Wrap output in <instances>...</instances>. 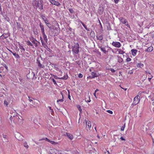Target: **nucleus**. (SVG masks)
Returning a JSON list of instances; mask_svg holds the SVG:
<instances>
[{
	"instance_id": "1",
	"label": "nucleus",
	"mask_w": 154,
	"mask_h": 154,
	"mask_svg": "<svg viewBox=\"0 0 154 154\" xmlns=\"http://www.w3.org/2000/svg\"><path fill=\"white\" fill-rule=\"evenodd\" d=\"M42 1L41 0L40 1V3L39 2L38 0H33L32 1V4L33 6L36 8H38L40 10L43 9V6L42 3Z\"/></svg>"
},
{
	"instance_id": "2",
	"label": "nucleus",
	"mask_w": 154,
	"mask_h": 154,
	"mask_svg": "<svg viewBox=\"0 0 154 154\" xmlns=\"http://www.w3.org/2000/svg\"><path fill=\"white\" fill-rule=\"evenodd\" d=\"M79 46L78 43H76L72 47V51L73 54H77L79 51Z\"/></svg>"
},
{
	"instance_id": "3",
	"label": "nucleus",
	"mask_w": 154,
	"mask_h": 154,
	"mask_svg": "<svg viewBox=\"0 0 154 154\" xmlns=\"http://www.w3.org/2000/svg\"><path fill=\"white\" fill-rule=\"evenodd\" d=\"M140 92L133 99V102L132 104V105L133 106H135L138 103H139L140 100V96H139V95L141 93H140Z\"/></svg>"
},
{
	"instance_id": "4",
	"label": "nucleus",
	"mask_w": 154,
	"mask_h": 154,
	"mask_svg": "<svg viewBox=\"0 0 154 154\" xmlns=\"http://www.w3.org/2000/svg\"><path fill=\"white\" fill-rule=\"evenodd\" d=\"M120 21L123 24H124L125 26H127L128 27L130 28V26L128 24V22L126 20L122 17H120L119 18Z\"/></svg>"
},
{
	"instance_id": "5",
	"label": "nucleus",
	"mask_w": 154,
	"mask_h": 154,
	"mask_svg": "<svg viewBox=\"0 0 154 154\" xmlns=\"http://www.w3.org/2000/svg\"><path fill=\"white\" fill-rule=\"evenodd\" d=\"M85 121L86 122V130L88 131H90V129L91 128V122L88 120H86L85 119Z\"/></svg>"
},
{
	"instance_id": "6",
	"label": "nucleus",
	"mask_w": 154,
	"mask_h": 154,
	"mask_svg": "<svg viewBox=\"0 0 154 154\" xmlns=\"http://www.w3.org/2000/svg\"><path fill=\"white\" fill-rule=\"evenodd\" d=\"M30 40L31 43L34 44L35 47H37L38 46V43H40L39 42L36 40L35 38H34L32 37L30 38Z\"/></svg>"
},
{
	"instance_id": "7",
	"label": "nucleus",
	"mask_w": 154,
	"mask_h": 154,
	"mask_svg": "<svg viewBox=\"0 0 154 154\" xmlns=\"http://www.w3.org/2000/svg\"><path fill=\"white\" fill-rule=\"evenodd\" d=\"M45 140L51 143V144L53 145H56L58 143L57 142H55L54 141H51L49 140L48 138L46 137L45 139H42L39 140V141L42 140Z\"/></svg>"
},
{
	"instance_id": "8",
	"label": "nucleus",
	"mask_w": 154,
	"mask_h": 154,
	"mask_svg": "<svg viewBox=\"0 0 154 154\" xmlns=\"http://www.w3.org/2000/svg\"><path fill=\"white\" fill-rule=\"evenodd\" d=\"M112 44L114 46L118 48H120L121 46L120 43L118 42H113Z\"/></svg>"
},
{
	"instance_id": "9",
	"label": "nucleus",
	"mask_w": 154,
	"mask_h": 154,
	"mask_svg": "<svg viewBox=\"0 0 154 154\" xmlns=\"http://www.w3.org/2000/svg\"><path fill=\"white\" fill-rule=\"evenodd\" d=\"M50 2L52 5H54L56 6H59L60 5V3L54 0H49Z\"/></svg>"
},
{
	"instance_id": "10",
	"label": "nucleus",
	"mask_w": 154,
	"mask_h": 154,
	"mask_svg": "<svg viewBox=\"0 0 154 154\" xmlns=\"http://www.w3.org/2000/svg\"><path fill=\"white\" fill-rule=\"evenodd\" d=\"M19 47L20 49V51L22 53V54H23L25 51V49L24 48L23 46L21 45L19 43Z\"/></svg>"
},
{
	"instance_id": "11",
	"label": "nucleus",
	"mask_w": 154,
	"mask_h": 154,
	"mask_svg": "<svg viewBox=\"0 0 154 154\" xmlns=\"http://www.w3.org/2000/svg\"><path fill=\"white\" fill-rule=\"evenodd\" d=\"M91 75L92 77H91V79H94L95 77H97L98 76L97 74L94 72H92L91 73Z\"/></svg>"
},
{
	"instance_id": "12",
	"label": "nucleus",
	"mask_w": 154,
	"mask_h": 154,
	"mask_svg": "<svg viewBox=\"0 0 154 154\" xmlns=\"http://www.w3.org/2000/svg\"><path fill=\"white\" fill-rule=\"evenodd\" d=\"M19 116V115L17 114V113H15L14 115L13 116V117L14 119L19 121V119H20Z\"/></svg>"
},
{
	"instance_id": "13",
	"label": "nucleus",
	"mask_w": 154,
	"mask_h": 154,
	"mask_svg": "<svg viewBox=\"0 0 154 154\" xmlns=\"http://www.w3.org/2000/svg\"><path fill=\"white\" fill-rule=\"evenodd\" d=\"M131 51L132 55L134 56H135L137 54V50L136 49H132L131 50Z\"/></svg>"
},
{
	"instance_id": "14",
	"label": "nucleus",
	"mask_w": 154,
	"mask_h": 154,
	"mask_svg": "<svg viewBox=\"0 0 154 154\" xmlns=\"http://www.w3.org/2000/svg\"><path fill=\"white\" fill-rule=\"evenodd\" d=\"M116 50L117 51H118V54H122L125 53V51L122 50L121 49H117Z\"/></svg>"
},
{
	"instance_id": "15",
	"label": "nucleus",
	"mask_w": 154,
	"mask_h": 154,
	"mask_svg": "<svg viewBox=\"0 0 154 154\" xmlns=\"http://www.w3.org/2000/svg\"><path fill=\"white\" fill-rule=\"evenodd\" d=\"M153 50V48L152 46H150L148 47L145 50L146 51H147L149 52L152 51Z\"/></svg>"
},
{
	"instance_id": "16",
	"label": "nucleus",
	"mask_w": 154,
	"mask_h": 154,
	"mask_svg": "<svg viewBox=\"0 0 154 154\" xmlns=\"http://www.w3.org/2000/svg\"><path fill=\"white\" fill-rule=\"evenodd\" d=\"M38 65L40 68H45V66L44 65L41 64L40 61H38Z\"/></svg>"
},
{
	"instance_id": "17",
	"label": "nucleus",
	"mask_w": 154,
	"mask_h": 154,
	"mask_svg": "<svg viewBox=\"0 0 154 154\" xmlns=\"http://www.w3.org/2000/svg\"><path fill=\"white\" fill-rule=\"evenodd\" d=\"M40 27L41 28V32H42V33H44L45 32L44 29V25H42L40 23Z\"/></svg>"
},
{
	"instance_id": "18",
	"label": "nucleus",
	"mask_w": 154,
	"mask_h": 154,
	"mask_svg": "<svg viewBox=\"0 0 154 154\" xmlns=\"http://www.w3.org/2000/svg\"><path fill=\"white\" fill-rule=\"evenodd\" d=\"M66 134L67 137H68L70 140H72L73 139V137L72 135L68 133H66Z\"/></svg>"
},
{
	"instance_id": "19",
	"label": "nucleus",
	"mask_w": 154,
	"mask_h": 154,
	"mask_svg": "<svg viewBox=\"0 0 154 154\" xmlns=\"http://www.w3.org/2000/svg\"><path fill=\"white\" fill-rule=\"evenodd\" d=\"M42 34L43 35V38H44V40L47 43L48 39L47 38V36L45 34V32H44V33H42Z\"/></svg>"
},
{
	"instance_id": "20",
	"label": "nucleus",
	"mask_w": 154,
	"mask_h": 154,
	"mask_svg": "<svg viewBox=\"0 0 154 154\" xmlns=\"http://www.w3.org/2000/svg\"><path fill=\"white\" fill-rule=\"evenodd\" d=\"M118 61L120 63H122L123 61V59L121 57L118 56Z\"/></svg>"
},
{
	"instance_id": "21",
	"label": "nucleus",
	"mask_w": 154,
	"mask_h": 154,
	"mask_svg": "<svg viewBox=\"0 0 154 154\" xmlns=\"http://www.w3.org/2000/svg\"><path fill=\"white\" fill-rule=\"evenodd\" d=\"M26 43L28 45L32 47V48H34V46H33L32 44L29 40L27 41L26 42Z\"/></svg>"
},
{
	"instance_id": "22",
	"label": "nucleus",
	"mask_w": 154,
	"mask_h": 154,
	"mask_svg": "<svg viewBox=\"0 0 154 154\" xmlns=\"http://www.w3.org/2000/svg\"><path fill=\"white\" fill-rule=\"evenodd\" d=\"M100 48L101 51L103 52L104 54H106L107 52V51L106 50L105 48L100 47Z\"/></svg>"
},
{
	"instance_id": "23",
	"label": "nucleus",
	"mask_w": 154,
	"mask_h": 154,
	"mask_svg": "<svg viewBox=\"0 0 154 154\" xmlns=\"http://www.w3.org/2000/svg\"><path fill=\"white\" fill-rule=\"evenodd\" d=\"M97 39L100 40H102L103 38V35H101L99 36H97Z\"/></svg>"
},
{
	"instance_id": "24",
	"label": "nucleus",
	"mask_w": 154,
	"mask_h": 154,
	"mask_svg": "<svg viewBox=\"0 0 154 154\" xmlns=\"http://www.w3.org/2000/svg\"><path fill=\"white\" fill-rule=\"evenodd\" d=\"M146 74L148 75V74H149L151 76V77L148 78V79L149 82H150L151 79L153 77V76L151 75L150 73L149 72H146Z\"/></svg>"
},
{
	"instance_id": "25",
	"label": "nucleus",
	"mask_w": 154,
	"mask_h": 154,
	"mask_svg": "<svg viewBox=\"0 0 154 154\" xmlns=\"http://www.w3.org/2000/svg\"><path fill=\"white\" fill-rule=\"evenodd\" d=\"M79 22H80L82 24V25L85 28L86 30H88V29L87 27L85 25L84 23H83L82 21H81L80 20V21H79Z\"/></svg>"
},
{
	"instance_id": "26",
	"label": "nucleus",
	"mask_w": 154,
	"mask_h": 154,
	"mask_svg": "<svg viewBox=\"0 0 154 154\" xmlns=\"http://www.w3.org/2000/svg\"><path fill=\"white\" fill-rule=\"evenodd\" d=\"M62 99H58L57 101V102L58 104L60 103V102H63V96L62 94Z\"/></svg>"
},
{
	"instance_id": "27",
	"label": "nucleus",
	"mask_w": 154,
	"mask_h": 154,
	"mask_svg": "<svg viewBox=\"0 0 154 154\" xmlns=\"http://www.w3.org/2000/svg\"><path fill=\"white\" fill-rule=\"evenodd\" d=\"M137 66L138 67L142 68L143 67L144 65L143 64L141 63H138L137 64Z\"/></svg>"
},
{
	"instance_id": "28",
	"label": "nucleus",
	"mask_w": 154,
	"mask_h": 154,
	"mask_svg": "<svg viewBox=\"0 0 154 154\" xmlns=\"http://www.w3.org/2000/svg\"><path fill=\"white\" fill-rule=\"evenodd\" d=\"M12 54L17 58H20L19 55L16 54V53H12Z\"/></svg>"
},
{
	"instance_id": "29",
	"label": "nucleus",
	"mask_w": 154,
	"mask_h": 154,
	"mask_svg": "<svg viewBox=\"0 0 154 154\" xmlns=\"http://www.w3.org/2000/svg\"><path fill=\"white\" fill-rule=\"evenodd\" d=\"M55 152L56 154H63L62 153L60 150H56Z\"/></svg>"
},
{
	"instance_id": "30",
	"label": "nucleus",
	"mask_w": 154,
	"mask_h": 154,
	"mask_svg": "<svg viewBox=\"0 0 154 154\" xmlns=\"http://www.w3.org/2000/svg\"><path fill=\"white\" fill-rule=\"evenodd\" d=\"M41 43L42 44V46L44 47L45 48H46L47 47H48L47 45L46 44L44 43V41H43V42H41Z\"/></svg>"
},
{
	"instance_id": "31",
	"label": "nucleus",
	"mask_w": 154,
	"mask_h": 154,
	"mask_svg": "<svg viewBox=\"0 0 154 154\" xmlns=\"http://www.w3.org/2000/svg\"><path fill=\"white\" fill-rule=\"evenodd\" d=\"M24 146L26 148V149H28L29 147V146L27 145V143L26 142H25L24 143Z\"/></svg>"
},
{
	"instance_id": "32",
	"label": "nucleus",
	"mask_w": 154,
	"mask_h": 154,
	"mask_svg": "<svg viewBox=\"0 0 154 154\" xmlns=\"http://www.w3.org/2000/svg\"><path fill=\"white\" fill-rule=\"evenodd\" d=\"M5 35H6V34H3L0 37L2 38H6L8 36H5Z\"/></svg>"
},
{
	"instance_id": "33",
	"label": "nucleus",
	"mask_w": 154,
	"mask_h": 154,
	"mask_svg": "<svg viewBox=\"0 0 154 154\" xmlns=\"http://www.w3.org/2000/svg\"><path fill=\"white\" fill-rule=\"evenodd\" d=\"M46 25L49 28L51 29V24L50 23H48Z\"/></svg>"
},
{
	"instance_id": "34",
	"label": "nucleus",
	"mask_w": 154,
	"mask_h": 154,
	"mask_svg": "<svg viewBox=\"0 0 154 154\" xmlns=\"http://www.w3.org/2000/svg\"><path fill=\"white\" fill-rule=\"evenodd\" d=\"M68 76H64L63 77H62L60 78L61 79H66L68 78Z\"/></svg>"
},
{
	"instance_id": "35",
	"label": "nucleus",
	"mask_w": 154,
	"mask_h": 154,
	"mask_svg": "<svg viewBox=\"0 0 154 154\" xmlns=\"http://www.w3.org/2000/svg\"><path fill=\"white\" fill-rule=\"evenodd\" d=\"M125 124L123 125V126H122L121 128V131H123L124 130V129H125Z\"/></svg>"
},
{
	"instance_id": "36",
	"label": "nucleus",
	"mask_w": 154,
	"mask_h": 154,
	"mask_svg": "<svg viewBox=\"0 0 154 154\" xmlns=\"http://www.w3.org/2000/svg\"><path fill=\"white\" fill-rule=\"evenodd\" d=\"M131 58L129 57H128L126 58V61L127 62H129L131 61Z\"/></svg>"
},
{
	"instance_id": "37",
	"label": "nucleus",
	"mask_w": 154,
	"mask_h": 154,
	"mask_svg": "<svg viewBox=\"0 0 154 154\" xmlns=\"http://www.w3.org/2000/svg\"><path fill=\"white\" fill-rule=\"evenodd\" d=\"M69 11L71 14H72L74 12V11L72 8L69 9Z\"/></svg>"
},
{
	"instance_id": "38",
	"label": "nucleus",
	"mask_w": 154,
	"mask_h": 154,
	"mask_svg": "<svg viewBox=\"0 0 154 154\" xmlns=\"http://www.w3.org/2000/svg\"><path fill=\"white\" fill-rule=\"evenodd\" d=\"M78 76L79 78H82L83 77V75L81 73H79L78 75Z\"/></svg>"
},
{
	"instance_id": "39",
	"label": "nucleus",
	"mask_w": 154,
	"mask_h": 154,
	"mask_svg": "<svg viewBox=\"0 0 154 154\" xmlns=\"http://www.w3.org/2000/svg\"><path fill=\"white\" fill-rule=\"evenodd\" d=\"M53 77H54V78L56 79H60V78L58 77L57 76L55 75H53Z\"/></svg>"
},
{
	"instance_id": "40",
	"label": "nucleus",
	"mask_w": 154,
	"mask_h": 154,
	"mask_svg": "<svg viewBox=\"0 0 154 154\" xmlns=\"http://www.w3.org/2000/svg\"><path fill=\"white\" fill-rule=\"evenodd\" d=\"M44 21L46 24H47V23H49L48 20L46 18H45V20H44Z\"/></svg>"
},
{
	"instance_id": "41",
	"label": "nucleus",
	"mask_w": 154,
	"mask_h": 154,
	"mask_svg": "<svg viewBox=\"0 0 154 154\" xmlns=\"http://www.w3.org/2000/svg\"><path fill=\"white\" fill-rule=\"evenodd\" d=\"M106 112L110 114H112L113 113V112L112 111L110 110H107L106 111Z\"/></svg>"
},
{
	"instance_id": "42",
	"label": "nucleus",
	"mask_w": 154,
	"mask_h": 154,
	"mask_svg": "<svg viewBox=\"0 0 154 154\" xmlns=\"http://www.w3.org/2000/svg\"><path fill=\"white\" fill-rule=\"evenodd\" d=\"M151 96H152V97L151 99V100L152 101H154V93L152 94V95Z\"/></svg>"
},
{
	"instance_id": "43",
	"label": "nucleus",
	"mask_w": 154,
	"mask_h": 154,
	"mask_svg": "<svg viewBox=\"0 0 154 154\" xmlns=\"http://www.w3.org/2000/svg\"><path fill=\"white\" fill-rule=\"evenodd\" d=\"M3 66H4L5 69H7L8 68V66H7V65L5 64H2Z\"/></svg>"
},
{
	"instance_id": "44",
	"label": "nucleus",
	"mask_w": 154,
	"mask_h": 154,
	"mask_svg": "<svg viewBox=\"0 0 154 154\" xmlns=\"http://www.w3.org/2000/svg\"><path fill=\"white\" fill-rule=\"evenodd\" d=\"M52 80L54 84H57L55 80H54L53 78H52Z\"/></svg>"
},
{
	"instance_id": "45",
	"label": "nucleus",
	"mask_w": 154,
	"mask_h": 154,
	"mask_svg": "<svg viewBox=\"0 0 154 154\" xmlns=\"http://www.w3.org/2000/svg\"><path fill=\"white\" fill-rule=\"evenodd\" d=\"M4 104L6 105V106H7L8 105V102L6 100L4 101Z\"/></svg>"
},
{
	"instance_id": "46",
	"label": "nucleus",
	"mask_w": 154,
	"mask_h": 154,
	"mask_svg": "<svg viewBox=\"0 0 154 154\" xmlns=\"http://www.w3.org/2000/svg\"><path fill=\"white\" fill-rule=\"evenodd\" d=\"M51 111V114L52 115H53L54 114V111L53 110V109L50 110Z\"/></svg>"
},
{
	"instance_id": "47",
	"label": "nucleus",
	"mask_w": 154,
	"mask_h": 154,
	"mask_svg": "<svg viewBox=\"0 0 154 154\" xmlns=\"http://www.w3.org/2000/svg\"><path fill=\"white\" fill-rule=\"evenodd\" d=\"M110 70L112 72H115V70L114 69L112 68L110 69Z\"/></svg>"
},
{
	"instance_id": "48",
	"label": "nucleus",
	"mask_w": 154,
	"mask_h": 154,
	"mask_svg": "<svg viewBox=\"0 0 154 154\" xmlns=\"http://www.w3.org/2000/svg\"><path fill=\"white\" fill-rule=\"evenodd\" d=\"M119 0H114V2L115 3H118L119 2Z\"/></svg>"
},
{
	"instance_id": "49",
	"label": "nucleus",
	"mask_w": 154,
	"mask_h": 154,
	"mask_svg": "<svg viewBox=\"0 0 154 154\" xmlns=\"http://www.w3.org/2000/svg\"><path fill=\"white\" fill-rule=\"evenodd\" d=\"M120 139L122 140H125V138H123V137H121L120 138Z\"/></svg>"
},
{
	"instance_id": "50",
	"label": "nucleus",
	"mask_w": 154,
	"mask_h": 154,
	"mask_svg": "<svg viewBox=\"0 0 154 154\" xmlns=\"http://www.w3.org/2000/svg\"><path fill=\"white\" fill-rule=\"evenodd\" d=\"M69 94H68V98L69 99V100H71V99H70V94H69Z\"/></svg>"
},
{
	"instance_id": "51",
	"label": "nucleus",
	"mask_w": 154,
	"mask_h": 154,
	"mask_svg": "<svg viewBox=\"0 0 154 154\" xmlns=\"http://www.w3.org/2000/svg\"><path fill=\"white\" fill-rule=\"evenodd\" d=\"M1 12L2 13V8L1 7V4H0V13Z\"/></svg>"
},
{
	"instance_id": "52",
	"label": "nucleus",
	"mask_w": 154,
	"mask_h": 154,
	"mask_svg": "<svg viewBox=\"0 0 154 154\" xmlns=\"http://www.w3.org/2000/svg\"><path fill=\"white\" fill-rule=\"evenodd\" d=\"M40 39L41 40V42H43V41L42 40V37L40 36Z\"/></svg>"
},
{
	"instance_id": "53",
	"label": "nucleus",
	"mask_w": 154,
	"mask_h": 154,
	"mask_svg": "<svg viewBox=\"0 0 154 154\" xmlns=\"http://www.w3.org/2000/svg\"><path fill=\"white\" fill-rule=\"evenodd\" d=\"M28 98H29V102H31L32 101V100L30 99L29 98H30V97L29 96L28 97Z\"/></svg>"
},
{
	"instance_id": "54",
	"label": "nucleus",
	"mask_w": 154,
	"mask_h": 154,
	"mask_svg": "<svg viewBox=\"0 0 154 154\" xmlns=\"http://www.w3.org/2000/svg\"><path fill=\"white\" fill-rule=\"evenodd\" d=\"M42 18L43 19V20H45V19L46 18H45V17L44 16H42Z\"/></svg>"
},
{
	"instance_id": "55",
	"label": "nucleus",
	"mask_w": 154,
	"mask_h": 154,
	"mask_svg": "<svg viewBox=\"0 0 154 154\" xmlns=\"http://www.w3.org/2000/svg\"><path fill=\"white\" fill-rule=\"evenodd\" d=\"M79 111L81 112V111H82V109L80 107V106L79 108Z\"/></svg>"
},
{
	"instance_id": "56",
	"label": "nucleus",
	"mask_w": 154,
	"mask_h": 154,
	"mask_svg": "<svg viewBox=\"0 0 154 154\" xmlns=\"http://www.w3.org/2000/svg\"><path fill=\"white\" fill-rule=\"evenodd\" d=\"M7 136L6 135H3V137L4 138H7Z\"/></svg>"
},
{
	"instance_id": "57",
	"label": "nucleus",
	"mask_w": 154,
	"mask_h": 154,
	"mask_svg": "<svg viewBox=\"0 0 154 154\" xmlns=\"http://www.w3.org/2000/svg\"><path fill=\"white\" fill-rule=\"evenodd\" d=\"M96 92H94V95L96 98Z\"/></svg>"
},
{
	"instance_id": "58",
	"label": "nucleus",
	"mask_w": 154,
	"mask_h": 154,
	"mask_svg": "<svg viewBox=\"0 0 154 154\" xmlns=\"http://www.w3.org/2000/svg\"><path fill=\"white\" fill-rule=\"evenodd\" d=\"M48 108H49V109H50V110L52 109L51 107L50 106H48Z\"/></svg>"
},
{
	"instance_id": "59",
	"label": "nucleus",
	"mask_w": 154,
	"mask_h": 154,
	"mask_svg": "<svg viewBox=\"0 0 154 154\" xmlns=\"http://www.w3.org/2000/svg\"><path fill=\"white\" fill-rule=\"evenodd\" d=\"M7 49L9 51H10V52H11L12 54V53H13L11 50H9V49H8V48H7Z\"/></svg>"
},
{
	"instance_id": "60",
	"label": "nucleus",
	"mask_w": 154,
	"mask_h": 154,
	"mask_svg": "<svg viewBox=\"0 0 154 154\" xmlns=\"http://www.w3.org/2000/svg\"><path fill=\"white\" fill-rule=\"evenodd\" d=\"M69 30L70 31H71L72 30V29L71 27H69Z\"/></svg>"
},
{
	"instance_id": "61",
	"label": "nucleus",
	"mask_w": 154,
	"mask_h": 154,
	"mask_svg": "<svg viewBox=\"0 0 154 154\" xmlns=\"http://www.w3.org/2000/svg\"><path fill=\"white\" fill-rule=\"evenodd\" d=\"M99 91L98 89H96V90H95V92H96H96H97V91Z\"/></svg>"
},
{
	"instance_id": "62",
	"label": "nucleus",
	"mask_w": 154,
	"mask_h": 154,
	"mask_svg": "<svg viewBox=\"0 0 154 154\" xmlns=\"http://www.w3.org/2000/svg\"><path fill=\"white\" fill-rule=\"evenodd\" d=\"M25 54L26 55V54L29 55V54L28 52H26L25 53Z\"/></svg>"
},
{
	"instance_id": "63",
	"label": "nucleus",
	"mask_w": 154,
	"mask_h": 154,
	"mask_svg": "<svg viewBox=\"0 0 154 154\" xmlns=\"http://www.w3.org/2000/svg\"><path fill=\"white\" fill-rule=\"evenodd\" d=\"M91 101V100H90V99H89V100H88V102H89Z\"/></svg>"
},
{
	"instance_id": "64",
	"label": "nucleus",
	"mask_w": 154,
	"mask_h": 154,
	"mask_svg": "<svg viewBox=\"0 0 154 154\" xmlns=\"http://www.w3.org/2000/svg\"><path fill=\"white\" fill-rule=\"evenodd\" d=\"M149 75H148V76L149 77H151V76L150 75H149Z\"/></svg>"
}]
</instances>
